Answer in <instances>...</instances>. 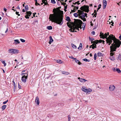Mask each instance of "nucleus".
<instances>
[{
    "mask_svg": "<svg viewBox=\"0 0 121 121\" xmlns=\"http://www.w3.org/2000/svg\"><path fill=\"white\" fill-rule=\"evenodd\" d=\"M106 39L107 43H108L109 45L112 43V40L113 41V43L112 44V46L110 47L111 52L116 51L117 48L119 47L121 44V42L118 39H116L113 35H109Z\"/></svg>",
    "mask_w": 121,
    "mask_h": 121,
    "instance_id": "f257e3e1",
    "label": "nucleus"
},
{
    "mask_svg": "<svg viewBox=\"0 0 121 121\" xmlns=\"http://www.w3.org/2000/svg\"><path fill=\"white\" fill-rule=\"evenodd\" d=\"M75 23L73 22H68L67 23L68 26L69 28H71L70 30H71V32H76L77 31H75V30H77V28H80L82 29V22L80 20L78 19H74Z\"/></svg>",
    "mask_w": 121,
    "mask_h": 121,
    "instance_id": "f03ea898",
    "label": "nucleus"
},
{
    "mask_svg": "<svg viewBox=\"0 0 121 121\" xmlns=\"http://www.w3.org/2000/svg\"><path fill=\"white\" fill-rule=\"evenodd\" d=\"M49 19L52 22H55L60 25L63 23V17L61 16H57L56 14H50Z\"/></svg>",
    "mask_w": 121,
    "mask_h": 121,
    "instance_id": "7ed1b4c3",
    "label": "nucleus"
},
{
    "mask_svg": "<svg viewBox=\"0 0 121 121\" xmlns=\"http://www.w3.org/2000/svg\"><path fill=\"white\" fill-rule=\"evenodd\" d=\"M9 53L11 54L17 53L19 52L18 50L14 49H10L8 50Z\"/></svg>",
    "mask_w": 121,
    "mask_h": 121,
    "instance_id": "20e7f679",
    "label": "nucleus"
},
{
    "mask_svg": "<svg viewBox=\"0 0 121 121\" xmlns=\"http://www.w3.org/2000/svg\"><path fill=\"white\" fill-rule=\"evenodd\" d=\"M89 7L88 6L84 5L81 7L80 9L83 11L88 13L89 11Z\"/></svg>",
    "mask_w": 121,
    "mask_h": 121,
    "instance_id": "39448f33",
    "label": "nucleus"
},
{
    "mask_svg": "<svg viewBox=\"0 0 121 121\" xmlns=\"http://www.w3.org/2000/svg\"><path fill=\"white\" fill-rule=\"evenodd\" d=\"M28 74H26V75H24L23 76L22 78V80L23 82H26V79L27 78Z\"/></svg>",
    "mask_w": 121,
    "mask_h": 121,
    "instance_id": "423d86ee",
    "label": "nucleus"
},
{
    "mask_svg": "<svg viewBox=\"0 0 121 121\" xmlns=\"http://www.w3.org/2000/svg\"><path fill=\"white\" fill-rule=\"evenodd\" d=\"M32 13L30 11H26V15L25 17L26 18L28 19L29 18V16H30Z\"/></svg>",
    "mask_w": 121,
    "mask_h": 121,
    "instance_id": "0eeeda50",
    "label": "nucleus"
},
{
    "mask_svg": "<svg viewBox=\"0 0 121 121\" xmlns=\"http://www.w3.org/2000/svg\"><path fill=\"white\" fill-rule=\"evenodd\" d=\"M89 39L91 40V43H95V44H97L98 43L99 40H97L95 41H93L94 40V38H92L91 39L90 37H89Z\"/></svg>",
    "mask_w": 121,
    "mask_h": 121,
    "instance_id": "6e6552de",
    "label": "nucleus"
},
{
    "mask_svg": "<svg viewBox=\"0 0 121 121\" xmlns=\"http://www.w3.org/2000/svg\"><path fill=\"white\" fill-rule=\"evenodd\" d=\"M100 34V37H101L103 38H105L106 39L108 38H107L106 33H105V34H104L103 33H102V32H101Z\"/></svg>",
    "mask_w": 121,
    "mask_h": 121,
    "instance_id": "1a4fd4ad",
    "label": "nucleus"
},
{
    "mask_svg": "<svg viewBox=\"0 0 121 121\" xmlns=\"http://www.w3.org/2000/svg\"><path fill=\"white\" fill-rule=\"evenodd\" d=\"M113 52H111L110 53L111 56L110 57V59L112 60H115V59L113 56L114 55V53Z\"/></svg>",
    "mask_w": 121,
    "mask_h": 121,
    "instance_id": "9d476101",
    "label": "nucleus"
},
{
    "mask_svg": "<svg viewBox=\"0 0 121 121\" xmlns=\"http://www.w3.org/2000/svg\"><path fill=\"white\" fill-rule=\"evenodd\" d=\"M115 88V87L113 85H110L109 87V89L111 91H112Z\"/></svg>",
    "mask_w": 121,
    "mask_h": 121,
    "instance_id": "9b49d317",
    "label": "nucleus"
},
{
    "mask_svg": "<svg viewBox=\"0 0 121 121\" xmlns=\"http://www.w3.org/2000/svg\"><path fill=\"white\" fill-rule=\"evenodd\" d=\"M78 9V6H74V8L73 10H71V12H75Z\"/></svg>",
    "mask_w": 121,
    "mask_h": 121,
    "instance_id": "f8f14e48",
    "label": "nucleus"
},
{
    "mask_svg": "<svg viewBox=\"0 0 121 121\" xmlns=\"http://www.w3.org/2000/svg\"><path fill=\"white\" fill-rule=\"evenodd\" d=\"M87 14L86 13H84L83 12V13H82V14L81 17V18H84L85 17H87Z\"/></svg>",
    "mask_w": 121,
    "mask_h": 121,
    "instance_id": "ddd939ff",
    "label": "nucleus"
},
{
    "mask_svg": "<svg viewBox=\"0 0 121 121\" xmlns=\"http://www.w3.org/2000/svg\"><path fill=\"white\" fill-rule=\"evenodd\" d=\"M78 15L81 18V17L82 14L83 13V11H81L80 10H78Z\"/></svg>",
    "mask_w": 121,
    "mask_h": 121,
    "instance_id": "4468645a",
    "label": "nucleus"
},
{
    "mask_svg": "<svg viewBox=\"0 0 121 121\" xmlns=\"http://www.w3.org/2000/svg\"><path fill=\"white\" fill-rule=\"evenodd\" d=\"M39 98L38 97H36V99L35 100V101L36 103H37V104L38 105H39Z\"/></svg>",
    "mask_w": 121,
    "mask_h": 121,
    "instance_id": "2eb2a0df",
    "label": "nucleus"
},
{
    "mask_svg": "<svg viewBox=\"0 0 121 121\" xmlns=\"http://www.w3.org/2000/svg\"><path fill=\"white\" fill-rule=\"evenodd\" d=\"M49 39L50 40L49 42V43L50 44H51V43L53 41V40L51 36L49 37Z\"/></svg>",
    "mask_w": 121,
    "mask_h": 121,
    "instance_id": "dca6fc26",
    "label": "nucleus"
},
{
    "mask_svg": "<svg viewBox=\"0 0 121 121\" xmlns=\"http://www.w3.org/2000/svg\"><path fill=\"white\" fill-rule=\"evenodd\" d=\"M96 44H95V43L93 44L92 45H91L90 46V48H91V47L92 46H93L92 47V48L93 49H94L95 48H96Z\"/></svg>",
    "mask_w": 121,
    "mask_h": 121,
    "instance_id": "f3484780",
    "label": "nucleus"
},
{
    "mask_svg": "<svg viewBox=\"0 0 121 121\" xmlns=\"http://www.w3.org/2000/svg\"><path fill=\"white\" fill-rule=\"evenodd\" d=\"M92 90L90 88H88V89H86V92L88 93V92H91L92 91Z\"/></svg>",
    "mask_w": 121,
    "mask_h": 121,
    "instance_id": "a211bd4d",
    "label": "nucleus"
},
{
    "mask_svg": "<svg viewBox=\"0 0 121 121\" xmlns=\"http://www.w3.org/2000/svg\"><path fill=\"white\" fill-rule=\"evenodd\" d=\"M86 88L85 86H83L81 89V90L83 91L86 92Z\"/></svg>",
    "mask_w": 121,
    "mask_h": 121,
    "instance_id": "6ab92c4d",
    "label": "nucleus"
},
{
    "mask_svg": "<svg viewBox=\"0 0 121 121\" xmlns=\"http://www.w3.org/2000/svg\"><path fill=\"white\" fill-rule=\"evenodd\" d=\"M81 82H84L87 80H85L84 79L81 78L79 80Z\"/></svg>",
    "mask_w": 121,
    "mask_h": 121,
    "instance_id": "aec40b11",
    "label": "nucleus"
},
{
    "mask_svg": "<svg viewBox=\"0 0 121 121\" xmlns=\"http://www.w3.org/2000/svg\"><path fill=\"white\" fill-rule=\"evenodd\" d=\"M66 20L67 21L69 22H69V23L70 22H70V21H71V20L70 19V18L68 16H67L66 17Z\"/></svg>",
    "mask_w": 121,
    "mask_h": 121,
    "instance_id": "412c9836",
    "label": "nucleus"
},
{
    "mask_svg": "<svg viewBox=\"0 0 121 121\" xmlns=\"http://www.w3.org/2000/svg\"><path fill=\"white\" fill-rule=\"evenodd\" d=\"M75 62L76 63H78V65H80L81 64V63L78 60H75Z\"/></svg>",
    "mask_w": 121,
    "mask_h": 121,
    "instance_id": "4be33fe9",
    "label": "nucleus"
},
{
    "mask_svg": "<svg viewBox=\"0 0 121 121\" xmlns=\"http://www.w3.org/2000/svg\"><path fill=\"white\" fill-rule=\"evenodd\" d=\"M57 62L58 63L60 64L63 63V62L60 60H57Z\"/></svg>",
    "mask_w": 121,
    "mask_h": 121,
    "instance_id": "5701e85b",
    "label": "nucleus"
},
{
    "mask_svg": "<svg viewBox=\"0 0 121 121\" xmlns=\"http://www.w3.org/2000/svg\"><path fill=\"white\" fill-rule=\"evenodd\" d=\"M6 105H4L2 106L1 109L2 110H4L6 108Z\"/></svg>",
    "mask_w": 121,
    "mask_h": 121,
    "instance_id": "b1692460",
    "label": "nucleus"
},
{
    "mask_svg": "<svg viewBox=\"0 0 121 121\" xmlns=\"http://www.w3.org/2000/svg\"><path fill=\"white\" fill-rule=\"evenodd\" d=\"M71 45L72 47L74 49H76L77 48V47L73 43L71 44Z\"/></svg>",
    "mask_w": 121,
    "mask_h": 121,
    "instance_id": "393cba45",
    "label": "nucleus"
},
{
    "mask_svg": "<svg viewBox=\"0 0 121 121\" xmlns=\"http://www.w3.org/2000/svg\"><path fill=\"white\" fill-rule=\"evenodd\" d=\"M14 42L16 44H18L20 43L19 40L18 39H16L14 40Z\"/></svg>",
    "mask_w": 121,
    "mask_h": 121,
    "instance_id": "a878e982",
    "label": "nucleus"
},
{
    "mask_svg": "<svg viewBox=\"0 0 121 121\" xmlns=\"http://www.w3.org/2000/svg\"><path fill=\"white\" fill-rule=\"evenodd\" d=\"M116 71L118 73H120L121 71L119 69L116 68Z\"/></svg>",
    "mask_w": 121,
    "mask_h": 121,
    "instance_id": "bb28decb",
    "label": "nucleus"
},
{
    "mask_svg": "<svg viewBox=\"0 0 121 121\" xmlns=\"http://www.w3.org/2000/svg\"><path fill=\"white\" fill-rule=\"evenodd\" d=\"M117 59L118 60H121V56L120 54H119V55H118L117 57Z\"/></svg>",
    "mask_w": 121,
    "mask_h": 121,
    "instance_id": "cd10ccee",
    "label": "nucleus"
},
{
    "mask_svg": "<svg viewBox=\"0 0 121 121\" xmlns=\"http://www.w3.org/2000/svg\"><path fill=\"white\" fill-rule=\"evenodd\" d=\"M47 28L49 30H52V27L51 26H48L47 27Z\"/></svg>",
    "mask_w": 121,
    "mask_h": 121,
    "instance_id": "c85d7f7f",
    "label": "nucleus"
},
{
    "mask_svg": "<svg viewBox=\"0 0 121 121\" xmlns=\"http://www.w3.org/2000/svg\"><path fill=\"white\" fill-rule=\"evenodd\" d=\"M79 1H78L77 2H75L74 3H73V4L74 5H75L76 4H77L78 5H79L80 4L79 3Z\"/></svg>",
    "mask_w": 121,
    "mask_h": 121,
    "instance_id": "c756f323",
    "label": "nucleus"
},
{
    "mask_svg": "<svg viewBox=\"0 0 121 121\" xmlns=\"http://www.w3.org/2000/svg\"><path fill=\"white\" fill-rule=\"evenodd\" d=\"M102 54L101 53H97V56H101Z\"/></svg>",
    "mask_w": 121,
    "mask_h": 121,
    "instance_id": "7c9ffc66",
    "label": "nucleus"
},
{
    "mask_svg": "<svg viewBox=\"0 0 121 121\" xmlns=\"http://www.w3.org/2000/svg\"><path fill=\"white\" fill-rule=\"evenodd\" d=\"M25 9L27 11L28 10V7L27 5H26L25 6Z\"/></svg>",
    "mask_w": 121,
    "mask_h": 121,
    "instance_id": "2f4dec72",
    "label": "nucleus"
},
{
    "mask_svg": "<svg viewBox=\"0 0 121 121\" xmlns=\"http://www.w3.org/2000/svg\"><path fill=\"white\" fill-rule=\"evenodd\" d=\"M2 63L4 65V66H6V64L5 63V62L4 61H1Z\"/></svg>",
    "mask_w": 121,
    "mask_h": 121,
    "instance_id": "473e14b6",
    "label": "nucleus"
},
{
    "mask_svg": "<svg viewBox=\"0 0 121 121\" xmlns=\"http://www.w3.org/2000/svg\"><path fill=\"white\" fill-rule=\"evenodd\" d=\"M97 54L96 53H95L94 55V59L95 60H96V59Z\"/></svg>",
    "mask_w": 121,
    "mask_h": 121,
    "instance_id": "72a5a7b5",
    "label": "nucleus"
},
{
    "mask_svg": "<svg viewBox=\"0 0 121 121\" xmlns=\"http://www.w3.org/2000/svg\"><path fill=\"white\" fill-rule=\"evenodd\" d=\"M74 16L75 17H77L78 16V14L77 13H75L73 14Z\"/></svg>",
    "mask_w": 121,
    "mask_h": 121,
    "instance_id": "f704fd0d",
    "label": "nucleus"
},
{
    "mask_svg": "<svg viewBox=\"0 0 121 121\" xmlns=\"http://www.w3.org/2000/svg\"><path fill=\"white\" fill-rule=\"evenodd\" d=\"M51 3L53 4H55L56 3L55 0H51Z\"/></svg>",
    "mask_w": 121,
    "mask_h": 121,
    "instance_id": "c9c22d12",
    "label": "nucleus"
},
{
    "mask_svg": "<svg viewBox=\"0 0 121 121\" xmlns=\"http://www.w3.org/2000/svg\"><path fill=\"white\" fill-rule=\"evenodd\" d=\"M102 42H103V43L104 44V42L105 41L104 40H99L98 43H101Z\"/></svg>",
    "mask_w": 121,
    "mask_h": 121,
    "instance_id": "e433bc0d",
    "label": "nucleus"
},
{
    "mask_svg": "<svg viewBox=\"0 0 121 121\" xmlns=\"http://www.w3.org/2000/svg\"><path fill=\"white\" fill-rule=\"evenodd\" d=\"M68 121H70V115H69L68 116Z\"/></svg>",
    "mask_w": 121,
    "mask_h": 121,
    "instance_id": "4c0bfd02",
    "label": "nucleus"
},
{
    "mask_svg": "<svg viewBox=\"0 0 121 121\" xmlns=\"http://www.w3.org/2000/svg\"><path fill=\"white\" fill-rule=\"evenodd\" d=\"M20 40L22 42H25V40H24V39H20Z\"/></svg>",
    "mask_w": 121,
    "mask_h": 121,
    "instance_id": "58836bf2",
    "label": "nucleus"
},
{
    "mask_svg": "<svg viewBox=\"0 0 121 121\" xmlns=\"http://www.w3.org/2000/svg\"><path fill=\"white\" fill-rule=\"evenodd\" d=\"M83 60H84V61H89V60H88L87 59H86V58H85L84 59H83Z\"/></svg>",
    "mask_w": 121,
    "mask_h": 121,
    "instance_id": "ea45409f",
    "label": "nucleus"
},
{
    "mask_svg": "<svg viewBox=\"0 0 121 121\" xmlns=\"http://www.w3.org/2000/svg\"><path fill=\"white\" fill-rule=\"evenodd\" d=\"M81 19L83 20L84 22L85 21H86V19L85 18H81Z\"/></svg>",
    "mask_w": 121,
    "mask_h": 121,
    "instance_id": "a19ab883",
    "label": "nucleus"
},
{
    "mask_svg": "<svg viewBox=\"0 0 121 121\" xmlns=\"http://www.w3.org/2000/svg\"><path fill=\"white\" fill-rule=\"evenodd\" d=\"M26 74H27V73H22L21 74V75L22 76H24V74H25V75H26Z\"/></svg>",
    "mask_w": 121,
    "mask_h": 121,
    "instance_id": "79ce46f5",
    "label": "nucleus"
},
{
    "mask_svg": "<svg viewBox=\"0 0 121 121\" xmlns=\"http://www.w3.org/2000/svg\"><path fill=\"white\" fill-rule=\"evenodd\" d=\"M8 101V100H7L6 101L4 102L3 103V104H5Z\"/></svg>",
    "mask_w": 121,
    "mask_h": 121,
    "instance_id": "37998d69",
    "label": "nucleus"
},
{
    "mask_svg": "<svg viewBox=\"0 0 121 121\" xmlns=\"http://www.w3.org/2000/svg\"><path fill=\"white\" fill-rule=\"evenodd\" d=\"M42 2H43V3H44L45 2H47V0H42Z\"/></svg>",
    "mask_w": 121,
    "mask_h": 121,
    "instance_id": "c03bdc74",
    "label": "nucleus"
},
{
    "mask_svg": "<svg viewBox=\"0 0 121 121\" xmlns=\"http://www.w3.org/2000/svg\"><path fill=\"white\" fill-rule=\"evenodd\" d=\"M82 47V44L81 43H80V46H79V47H80V49H81Z\"/></svg>",
    "mask_w": 121,
    "mask_h": 121,
    "instance_id": "a18cd8bd",
    "label": "nucleus"
},
{
    "mask_svg": "<svg viewBox=\"0 0 121 121\" xmlns=\"http://www.w3.org/2000/svg\"><path fill=\"white\" fill-rule=\"evenodd\" d=\"M91 33L93 35H94L95 34V32L94 31H92L91 32Z\"/></svg>",
    "mask_w": 121,
    "mask_h": 121,
    "instance_id": "49530a36",
    "label": "nucleus"
},
{
    "mask_svg": "<svg viewBox=\"0 0 121 121\" xmlns=\"http://www.w3.org/2000/svg\"><path fill=\"white\" fill-rule=\"evenodd\" d=\"M97 13H96L95 14H94V13H93L92 14V15H93V14H94V15L93 16V17H94V16H95V17H96V14H97Z\"/></svg>",
    "mask_w": 121,
    "mask_h": 121,
    "instance_id": "de8ad7c7",
    "label": "nucleus"
},
{
    "mask_svg": "<svg viewBox=\"0 0 121 121\" xmlns=\"http://www.w3.org/2000/svg\"><path fill=\"white\" fill-rule=\"evenodd\" d=\"M116 68H114L112 69V70L115 72L116 71Z\"/></svg>",
    "mask_w": 121,
    "mask_h": 121,
    "instance_id": "09e8293b",
    "label": "nucleus"
},
{
    "mask_svg": "<svg viewBox=\"0 0 121 121\" xmlns=\"http://www.w3.org/2000/svg\"><path fill=\"white\" fill-rule=\"evenodd\" d=\"M103 3H106L107 4V1L105 0H104L103 1Z\"/></svg>",
    "mask_w": 121,
    "mask_h": 121,
    "instance_id": "8fccbe9b",
    "label": "nucleus"
},
{
    "mask_svg": "<svg viewBox=\"0 0 121 121\" xmlns=\"http://www.w3.org/2000/svg\"><path fill=\"white\" fill-rule=\"evenodd\" d=\"M69 58H71V59H75L76 58H74L73 56H69Z\"/></svg>",
    "mask_w": 121,
    "mask_h": 121,
    "instance_id": "3c124183",
    "label": "nucleus"
},
{
    "mask_svg": "<svg viewBox=\"0 0 121 121\" xmlns=\"http://www.w3.org/2000/svg\"><path fill=\"white\" fill-rule=\"evenodd\" d=\"M19 13L18 12H16V13L18 15V16H20V15L19 14H18V13Z\"/></svg>",
    "mask_w": 121,
    "mask_h": 121,
    "instance_id": "603ef678",
    "label": "nucleus"
},
{
    "mask_svg": "<svg viewBox=\"0 0 121 121\" xmlns=\"http://www.w3.org/2000/svg\"><path fill=\"white\" fill-rule=\"evenodd\" d=\"M66 72L64 71H62V73L63 74H65V73H66Z\"/></svg>",
    "mask_w": 121,
    "mask_h": 121,
    "instance_id": "864d4df0",
    "label": "nucleus"
},
{
    "mask_svg": "<svg viewBox=\"0 0 121 121\" xmlns=\"http://www.w3.org/2000/svg\"><path fill=\"white\" fill-rule=\"evenodd\" d=\"M101 5L100 4H99L98 6V7L99 8H101Z\"/></svg>",
    "mask_w": 121,
    "mask_h": 121,
    "instance_id": "5fc2aeb1",
    "label": "nucleus"
},
{
    "mask_svg": "<svg viewBox=\"0 0 121 121\" xmlns=\"http://www.w3.org/2000/svg\"><path fill=\"white\" fill-rule=\"evenodd\" d=\"M4 10L5 12H6L7 11V9L5 8H4Z\"/></svg>",
    "mask_w": 121,
    "mask_h": 121,
    "instance_id": "6e6d98bb",
    "label": "nucleus"
},
{
    "mask_svg": "<svg viewBox=\"0 0 121 121\" xmlns=\"http://www.w3.org/2000/svg\"><path fill=\"white\" fill-rule=\"evenodd\" d=\"M18 87L19 89H21V86L19 85V83H18Z\"/></svg>",
    "mask_w": 121,
    "mask_h": 121,
    "instance_id": "4d7b16f0",
    "label": "nucleus"
},
{
    "mask_svg": "<svg viewBox=\"0 0 121 121\" xmlns=\"http://www.w3.org/2000/svg\"><path fill=\"white\" fill-rule=\"evenodd\" d=\"M69 74V73L68 72H66V73H65V75H68Z\"/></svg>",
    "mask_w": 121,
    "mask_h": 121,
    "instance_id": "13d9d810",
    "label": "nucleus"
},
{
    "mask_svg": "<svg viewBox=\"0 0 121 121\" xmlns=\"http://www.w3.org/2000/svg\"><path fill=\"white\" fill-rule=\"evenodd\" d=\"M47 2H45L44 3V5H47V4H48Z\"/></svg>",
    "mask_w": 121,
    "mask_h": 121,
    "instance_id": "bf43d9fd",
    "label": "nucleus"
},
{
    "mask_svg": "<svg viewBox=\"0 0 121 121\" xmlns=\"http://www.w3.org/2000/svg\"><path fill=\"white\" fill-rule=\"evenodd\" d=\"M106 35H107V36L108 35H109V32H107V34L106 33Z\"/></svg>",
    "mask_w": 121,
    "mask_h": 121,
    "instance_id": "052dcab7",
    "label": "nucleus"
},
{
    "mask_svg": "<svg viewBox=\"0 0 121 121\" xmlns=\"http://www.w3.org/2000/svg\"><path fill=\"white\" fill-rule=\"evenodd\" d=\"M111 23H112V24H111V25L112 26H113V24H114V22H111Z\"/></svg>",
    "mask_w": 121,
    "mask_h": 121,
    "instance_id": "680f3d73",
    "label": "nucleus"
},
{
    "mask_svg": "<svg viewBox=\"0 0 121 121\" xmlns=\"http://www.w3.org/2000/svg\"><path fill=\"white\" fill-rule=\"evenodd\" d=\"M62 5H65L66 4V3H62L61 4Z\"/></svg>",
    "mask_w": 121,
    "mask_h": 121,
    "instance_id": "e2e57ef3",
    "label": "nucleus"
},
{
    "mask_svg": "<svg viewBox=\"0 0 121 121\" xmlns=\"http://www.w3.org/2000/svg\"><path fill=\"white\" fill-rule=\"evenodd\" d=\"M13 85H14V86L15 87V82H14L13 81Z\"/></svg>",
    "mask_w": 121,
    "mask_h": 121,
    "instance_id": "0e129e2a",
    "label": "nucleus"
},
{
    "mask_svg": "<svg viewBox=\"0 0 121 121\" xmlns=\"http://www.w3.org/2000/svg\"><path fill=\"white\" fill-rule=\"evenodd\" d=\"M8 28H7V29H6V30L5 31V33H6V32H7L8 31Z\"/></svg>",
    "mask_w": 121,
    "mask_h": 121,
    "instance_id": "69168bd1",
    "label": "nucleus"
},
{
    "mask_svg": "<svg viewBox=\"0 0 121 121\" xmlns=\"http://www.w3.org/2000/svg\"><path fill=\"white\" fill-rule=\"evenodd\" d=\"M106 6L103 5V9H104L106 8Z\"/></svg>",
    "mask_w": 121,
    "mask_h": 121,
    "instance_id": "338daca9",
    "label": "nucleus"
},
{
    "mask_svg": "<svg viewBox=\"0 0 121 121\" xmlns=\"http://www.w3.org/2000/svg\"><path fill=\"white\" fill-rule=\"evenodd\" d=\"M119 38L120 39V40L121 39V35L119 36Z\"/></svg>",
    "mask_w": 121,
    "mask_h": 121,
    "instance_id": "774afa93",
    "label": "nucleus"
}]
</instances>
